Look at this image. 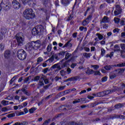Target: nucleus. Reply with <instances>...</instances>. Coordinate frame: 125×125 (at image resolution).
I'll return each mask as SVG.
<instances>
[{"label": "nucleus", "mask_w": 125, "mask_h": 125, "mask_svg": "<svg viewBox=\"0 0 125 125\" xmlns=\"http://www.w3.org/2000/svg\"><path fill=\"white\" fill-rule=\"evenodd\" d=\"M23 16L25 19H27V20H31V19L35 18L36 14L34 12L33 9L31 8H27L23 11Z\"/></svg>", "instance_id": "1"}, {"label": "nucleus", "mask_w": 125, "mask_h": 125, "mask_svg": "<svg viewBox=\"0 0 125 125\" xmlns=\"http://www.w3.org/2000/svg\"><path fill=\"white\" fill-rule=\"evenodd\" d=\"M43 30H44L43 26L40 25L32 29V34L33 36H38V35H40L42 33H43Z\"/></svg>", "instance_id": "2"}, {"label": "nucleus", "mask_w": 125, "mask_h": 125, "mask_svg": "<svg viewBox=\"0 0 125 125\" xmlns=\"http://www.w3.org/2000/svg\"><path fill=\"white\" fill-rule=\"evenodd\" d=\"M17 56L20 60H25L27 58V53L23 49L19 50L17 53Z\"/></svg>", "instance_id": "3"}, {"label": "nucleus", "mask_w": 125, "mask_h": 125, "mask_svg": "<svg viewBox=\"0 0 125 125\" xmlns=\"http://www.w3.org/2000/svg\"><path fill=\"white\" fill-rule=\"evenodd\" d=\"M22 33H18L16 35V40H17L18 46H22L24 44V39L22 37Z\"/></svg>", "instance_id": "4"}, {"label": "nucleus", "mask_w": 125, "mask_h": 125, "mask_svg": "<svg viewBox=\"0 0 125 125\" xmlns=\"http://www.w3.org/2000/svg\"><path fill=\"white\" fill-rule=\"evenodd\" d=\"M41 41L37 40L35 42L32 41L27 43V46L29 47H41Z\"/></svg>", "instance_id": "5"}, {"label": "nucleus", "mask_w": 125, "mask_h": 125, "mask_svg": "<svg viewBox=\"0 0 125 125\" xmlns=\"http://www.w3.org/2000/svg\"><path fill=\"white\" fill-rule=\"evenodd\" d=\"M114 51V52H120V51L122 58H125V47H121V49L120 48H115Z\"/></svg>", "instance_id": "6"}, {"label": "nucleus", "mask_w": 125, "mask_h": 125, "mask_svg": "<svg viewBox=\"0 0 125 125\" xmlns=\"http://www.w3.org/2000/svg\"><path fill=\"white\" fill-rule=\"evenodd\" d=\"M122 10L123 9H122L120 5H116L115 6V10L114 12V16H118V15H120V14L122 13Z\"/></svg>", "instance_id": "7"}, {"label": "nucleus", "mask_w": 125, "mask_h": 125, "mask_svg": "<svg viewBox=\"0 0 125 125\" xmlns=\"http://www.w3.org/2000/svg\"><path fill=\"white\" fill-rule=\"evenodd\" d=\"M12 4L15 9H19L21 7L20 3L17 0H13L12 2Z\"/></svg>", "instance_id": "8"}, {"label": "nucleus", "mask_w": 125, "mask_h": 125, "mask_svg": "<svg viewBox=\"0 0 125 125\" xmlns=\"http://www.w3.org/2000/svg\"><path fill=\"white\" fill-rule=\"evenodd\" d=\"M21 90L27 96H30L31 95V91L27 90L26 85L23 86Z\"/></svg>", "instance_id": "9"}, {"label": "nucleus", "mask_w": 125, "mask_h": 125, "mask_svg": "<svg viewBox=\"0 0 125 125\" xmlns=\"http://www.w3.org/2000/svg\"><path fill=\"white\" fill-rule=\"evenodd\" d=\"M118 87L115 86L113 87V88L111 90H108L104 92V95H108V94H110V93H112V92H115V91H117V89Z\"/></svg>", "instance_id": "10"}, {"label": "nucleus", "mask_w": 125, "mask_h": 125, "mask_svg": "<svg viewBox=\"0 0 125 125\" xmlns=\"http://www.w3.org/2000/svg\"><path fill=\"white\" fill-rule=\"evenodd\" d=\"M4 57L5 59H9L11 57V52L9 50H6L4 53Z\"/></svg>", "instance_id": "11"}, {"label": "nucleus", "mask_w": 125, "mask_h": 125, "mask_svg": "<svg viewBox=\"0 0 125 125\" xmlns=\"http://www.w3.org/2000/svg\"><path fill=\"white\" fill-rule=\"evenodd\" d=\"M114 67H117L116 65H106L104 66V68L106 71H110L113 69Z\"/></svg>", "instance_id": "12"}, {"label": "nucleus", "mask_w": 125, "mask_h": 125, "mask_svg": "<svg viewBox=\"0 0 125 125\" xmlns=\"http://www.w3.org/2000/svg\"><path fill=\"white\" fill-rule=\"evenodd\" d=\"M61 62L62 63L61 66L62 68H65V67H67L69 63V62H68V61H66L65 59H62L61 61Z\"/></svg>", "instance_id": "13"}, {"label": "nucleus", "mask_w": 125, "mask_h": 125, "mask_svg": "<svg viewBox=\"0 0 125 125\" xmlns=\"http://www.w3.org/2000/svg\"><path fill=\"white\" fill-rule=\"evenodd\" d=\"M61 2L64 6H67V5L70 4V0H62Z\"/></svg>", "instance_id": "14"}, {"label": "nucleus", "mask_w": 125, "mask_h": 125, "mask_svg": "<svg viewBox=\"0 0 125 125\" xmlns=\"http://www.w3.org/2000/svg\"><path fill=\"white\" fill-rule=\"evenodd\" d=\"M79 79H80V77L79 76L73 77L68 78V80H69V82H75V81H78V80H79Z\"/></svg>", "instance_id": "15"}, {"label": "nucleus", "mask_w": 125, "mask_h": 125, "mask_svg": "<svg viewBox=\"0 0 125 125\" xmlns=\"http://www.w3.org/2000/svg\"><path fill=\"white\" fill-rule=\"evenodd\" d=\"M108 22H109V18L107 16H104L102 20L101 23H108Z\"/></svg>", "instance_id": "16"}, {"label": "nucleus", "mask_w": 125, "mask_h": 125, "mask_svg": "<svg viewBox=\"0 0 125 125\" xmlns=\"http://www.w3.org/2000/svg\"><path fill=\"white\" fill-rule=\"evenodd\" d=\"M125 71V68H121L120 69H116L113 72H116L117 74H123Z\"/></svg>", "instance_id": "17"}, {"label": "nucleus", "mask_w": 125, "mask_h": 125, "mask_svg": "<svg viewBox=\"0 0 125 125\" xmlns=\"http://www.w3.org/2000/svg\"><path fill=\"white\" fill-rule=\"evenodd\" d=\"M117 75H118V73L117 72L115 73V72H113V74H109V78L110 80H113L115 79L117 77Z\"/></svg>", "instance_id": "18"}, {"label": "nucleus", "mask_w": 125, "mask_h": 125, "mask_svg": "<svg viewBox=\"0 0 125 125\" xmlns=\"http://www.w3.org/2000/svg\"><path fill=\"white\" fill-rule=\"evenodd\" d=\"M44 85V83H43V81L40 80L39 82L38 83V88H41L42 86H43Z\"/></svg>", "instance_id": "19"}, {"label": "nucleus", "mask_w": 125, "mask_h": 125, "mask_svg": "<svg viewBox=\"0 0 125 125\" xmlns=\"http://www.w3.org/2000/svg\"><path fill=\"white\" fill-rule=\"evenodd\" d=\"M124 106H125V104H118L115 105L114 107L116 109H120L121 108H123Z\"/></svg>", "instance_id": "20"}, {"label": "nucleus", "mask_w": 125, "mask_h": 125, "mask_svg": "<svg viewBox=\"0 0 125 125\" xmlns=\"http://www.w3.org/2000/svg\"><path fill=\"white\" fill-rule=\"evenodd\" d=\"M83 98L81 99H76L75 101H73V104H77V103H80V102H82L83 101Z\"/></svg>", "instance_id": "21"}, {"label": "nucleus", "mask_w": 125, "mask_h": 125, "mask_svg": "<svg viewBox=\"0 0 125 125\" xmlns=\"http://www.w3.org/2000/svg\"><path fill=\"white\" fill-rule=\"evenodd\" d=\"M90 22L88 21H87L86 20H84L82 21V25L83 26V27H85V26H87L88 24H89Z\"/></svg>", "instance_id": "22"}, {"label": "nucleus", "mask_w": 125, "mask_h": 125, "mask_svg": "<svg viewBox=\"0 0 125 125\" xmlns=\"http://www.w3.org/2000/svg\"><path fill=\"white\" fill-rule=\"evenodd\" d=\"M71 40L68 41L66 43H65L62 47H66L68 46V47H72V43H70Z\"/></svg>", "instance_id": "23"}, {"label": "nucleus", "mask_w": 125, "mask_h": 125, "mask_svg": "<svg viewBox=\"0 0 125 125\" xmlns=\"http://www.w3.org/2000/svg\"><path fill=\"white\" fill-rule=\"evenodd\" d=\"M91 55V53H84L83 54V56L86 59H89V58H90Z\"/></svg>", "instance_id": "24"}, {"label": "nucleus", "mask_w": 125, "mask_h": 125, "mask_svg": "<svg viewBox=\"0 0 125 125\" xmlns=\"http://www.w3.org/2000/svg\"><path fill=\"white\" fill-rule=\"evenodd\" d=\"M65 53H66V52L64 51H61L60 53H58L59 56H60L61 58H63V57L65 56Z\"/></svg>", "instance_id": "25"}, {"label": "nucleus", "mask_w": 125, "mask_h": 125, "mask_svg": "<svg viewBox=\"0 0 125 125\" xmlns=\"http://www.w3.org/2000/svg\"><path fill=\"white\" fill-rule=\"evenodd\" d=\"M70 58H72V55L69 53H66L65 54V58L63 59L67 60V59H69Z\"/></svg>", "instance_id": "26"}, {"label": "nucleus", "mask_w": 125, "mask_h": 125, "mask_svg": "<svg viewBox=\"0 0 125 125\" xmlns=\"http://www.w3.org/2000/svg\"><path fill=\"white\" fill-rule=\"evenodd\" d=\"M86 74L87 75H91V74H94V70L92 69H88L86 72Z\"/></svg>", "instance_id": "27"}, {"label": "nucleus", "mask_w": 125, "mask_h": 125, "mask_svg": "<svg viewBox=\"0 0 125 125\" xmlns=\"http://www.w3.org/2000/svg\"><path fill=\"white\" fill-rule=\"evenodd\" d=\"M52 56L53 57V58H54V59L55 58L56 60H59V59H60V58L58 57V56H59L58 54H53Z\"/></svg>", "instance_id": "28"}, {"label": "nucleus", "mask_w": 125, "mask_h": 125, "mask_svg": "<svg viewBox=\"0 0 125 125\" xmlns=\"http://www.w3.org/2000/svg\"><path fill=\"white\" fill-rule=\"evenodd\" d=\"M79 30L80 31H81V32H83V30H84V32H86V31H87V28L84 27L83 26H80L79 27Z\"/></svg>", "instance_id": "29"}, {"label": "nucleus", "mask_w": 125, "mask_h": 125, "mask_svg": "<svg viewBox=\"0 0 125 125\" xmlns=\"http://www.w3.org/2000/svg\"><path fill=\"white\" fill-rule=\"evenodd\" d=\"M76 122L75 121H71L69 122H67L65 124V125H76Z\"/></svg>", "instance_id": "30"}, {"label": "nucleus", "mask_w": 125, "mask_h": 125, "mask_svg": "<svg viewBox=\"0 0 125 125\" xmlns=\"http://www.w3.org/2000/svg\"><path fill=\"white\" fill-rule=\"evenodd\" d=\"M8 102H9L7 101L3 100L1 101V103L3 105V106H6L9 104Z\"/></svg>", "instance_id": "31"}, {"label": "nucleus", "mask_w": 125, "mask_h": 125, "mask_svg": "<svg viewBox=\"0 0 125 125\" xmlns=\"http://www.w3.org/2000/svg\"><path fill=\"white\" fill-rule=\"evenodd\" d=\"M96 36H98V38L100 41H101V40H103V35H101L100 33H97L96 34Z\"/></svg>", "instance_id": "32"}, {"label": "nucleus", "mask_w": 125, "mask_h": 125, "mask_svg": "<svg viewBox=\"0 0 125 125\" xmlns=\"http://www.w3.org/2000/svg\"><path fill=\"white\" fill-rule=\"evenodd\" d=\"M98 97L105 96V92H100L98 93Z\"/></svg>", "instance_id": "33"}, {"label": "nucleus", "mask_w": 125, "mask_h": 125, "mask_svg": "<svg viewBox=\"0 0 125 125\" xmlns=\"http://www.w3.org/2000/svg\"><path fill=\"white\" fill-rule=\"evenodd\" d=\"M37 110V107H32L29 109V113L30 114H33L34 113V111H36Z\"/></svg>", "instance_id": "34"}, {"label": "nucleus", "mask_w": 125, "mask_h": 125, "mask_svg": "<svg viewBox=\"0 0 125 125\" xmlns=\"http://www.w3.org/2000/svg\"><path fill=\"white\" fill-rule=\"evenodd\" d=\"M74 18V15H70L67 19V21H70L71 20H73Z\"/></svg>", "instance_id": "35"}, {"label": "nucleus", "mask_w": 125, "mask_h": 125, "mask_svg": "<svg viewBox=\"0 0 125 125\" xmlns=\"http://www.w3.org/2000/svg\"><path fill=\"white\" fill-rule=\"evenodd\" d=\"M121 20L118 18H114V21L116 24H119Z\"/></svg>", "instance_id": "36"}, {"label": "nucleus", "mask_w": 125, "mask_h": 125, "mask_svg": "<svg viewBox=\"0 0 125 125\" xmlns=\"http://www.w3.org/2000/svg\"><path fill=\"white\" fill-rule=\"evenodd\" d=\"M65 87H66V85H64V86H60L58 89V91H61L62 90H64V89L65 88Z\"/></svg>", "instance_id": "37"}, {"label": "nucleus", "mask_w": 125, "mask_h": 125, "mask_svg": "<svg viewBox=\"0 0 125 125\" xmlns=\"http://www.w3.org/2000/svg\"><path fill=\"white\" fill-rule=\"evenodd\" d=\"M54 60V59L53 58V57L52 56L51 58H50L48 60H46L45 62H49L50 63H52V62H53Z\"/></svg>", "instance_id": "38"}, {"label": "nucleus", "mask_w": 125, "mask_h": 125, "mask_svg": "<svg viewBox=\"0 0 125 125\" xmlns=\"http://www.w3.org/2000/svg\"><path fill=\"white\" fill-rule=\"evenodd\" d=\"M91 19H92V15L91 14L89 15L85 20L90 22Z\"/></svg>", "instance_id": "39"}, {"label": "nucleus", "mask_w": 125, "mask_h": 125, "mask_svg": "<svg viewBox=\"0 0 125 125\" xmlns=\"http://www.w3.org/2000/svg\"><path fill=\"white\" fill-rule=\"evenodd\" d=\"M125 62H122L121 63H118L116 65V67H125Z\"/></svg>", "instance_id": "40"}, {"label": "nucleus", "mask_w": 125, "mask_h": 125, "mask_svg": "<svg viewBox=\"0 0 125 125\" xmlns=\"http://www.w3.org/2000/svg\"><path fill=\"white\" fill-rule=\"evenodd\" d=\"M11 7V5H10L9 4L6 5L4 7L5 10H9V9H10Z\"/></svg>", "instance_id": "41"}, {"label": "nucleus", "mask_w": 125, "mask_h": 125, "mask_svg": "<svg viewBox=\"0 0 125 125\" xmlns=\"http://www.w3.org/2000/svg\"><path fill=\"white\" fill-rule=\"evenodd\" d=\"M40 78H41V76H35L34 77V82H38V81L40 80Z\"/></svg>", "instance_id": "42"}, {"label": "nucleus", "mask_w": 125, "mask_h": 125, "mask_svg": "<svg viewBox=\"0 0 125 125\" xmlns=\"http://www.w3.org/2000/svg\"><path fill=\"white\" fill-rule=\"evenodd\" d=\"M91 67L94 68V70H97L99 68V65H92Z\"/></svg>", "instance_id": "43"}, {"label": "nucleus", "mask_w": 125, "mask_h": 125, "mask_svg": "<svg viewBox=\"0 0 125 125\" xmlns=\"http://www.w3.org/2000/svg\"><path fill=\"white\" fill-rule=\"evenodd\" d=\"M60 74L62 77H64L66 75V71L62 70L60 71Z\"/></svg>", "instance_id": "44"}, {"label": "nucleus", "mask_w": 125, "mask_h": 125, "mask_svg": "<svg viewBox=\"0 0 125 125\" xmlns=\"http://www.w3.org/2000/svg\"><path fill=\"white\" fill-rule=\"evenodd\" d=\"M42 61H43V59L41 57L37 59L38 63H40V62H42Z\"/></svg>", "instance_id": "45"}, {"label": "nucleus", "mask_w": 125, "mask_h": 125, "mask_svg": "<svg viewBox=\"0 0 125 125\" xmlns=\"http://www.w3.org/2000/svg\"><path fill=\"white\" fill-rule=\"evenodd\" d=\"M94 74H95V76H100V75H101L99 71H94Z\"/></svg>", "instance_id": "46"}, {"label": "nucleus", "mask_w": 125, "mask_h": 125, "mask_svg": "<svg viewBox=\"0 0 125 125\" xmlns=\"http://www.w3.org/2000/svg\"><path fill=\"white\" fill-rule=\"evenodd\" d=\"M16 79V77L14 76L13 78L10 81V84H12V83Z\"/></svg>", "instance_id": "47"}, {"label": "nucleus", "mask_w": 125, "mask_h": 125, "mask_svg": "<svg viewBox=\"0 0 125 125\" xmlns=\"http://www.w3.org/2000/svg\"><path fill=\"white\" fill-rule=\"evenodd\" d=\"M104 55H105V50H104V49L102 48L101 49V56L103 57Z\"/></svg>", "instance_id": "48"}, {"label": "nucleus", "mask_w": 125, "mask_h": 125, "mask_svg": "<svg viewBox=\"0 0 125 125\" xmlns=\"http://www.w3.org/2000/svg\"><path fill=\"white\" fill-rule=\"evenodd\" d=\"M107 77H104L103 78H102V82L103 83H104L105 82H107Z\"/></svg>", "instance_id": "49"}, {"label": "nucleus", "mask_w": 125, "mask_h": 125, "mask_svg": "<svg viewBox=\"0 0 125 125\" xmlns=\"http://www.w3.org/2000/svg\"><path fill=\"white\" fill-rule=\"evenodd\" d=\"M13 117H15V113H11V114L8 115V118H13Z\"/></svg>", "instance_id": "50"}, {"label": "nucleus", "mask_w": 125, "mask_h": 125, "mask_svg": "<svg viewBox=\"0 0 125 125\" xmlns=\"http://www.w3.org/2000/svg\"><path fill=\"white\" fill-rule=\"evenodd\" d=\"M44 83L45 84H47L48 83H49V80L47 78H46L44 80Z\"/></svg>", "instance_id": "51"}, {"label": "nucleus", "mask_w": 125, "mask_h": 125, "mask_svg": "<svg viewBox=\"0 0 125 125\" xmlns=\"http://www.w3.org/2000/svg\"><path fill=\"white\" fill-rule=\"evenodd\" d=\"M119 32H120V29H119V28H115V29H113V32L114 33H119Z\"/></svg>", "instance_id": "52"}, {"label": "nucleus", "mask_w": 125, "mask_h": 125, "mask_svg": "<svg viewBox=\"0 0 125 125\" xmlns=\"http://www.w3.org/2000/svg\"><path fill=\"white\" fill-rule=\"evenodd\" d=\"M49 123V120H46L44 122V123H43V124H42V125H48V123Z\"/></svg>", "instance_id": "53"}, {"label": "nucleus", "mask_w": 125, "mask_h": 125, "mask_svg": "<svg viewBox=\"0 0 125 125\" xmlns=\"http://www.w3.org/2000/svg\"><path fill=\"white\" fill-rule=\"evenodd\" d=\"M28 124V122L26 121H23L21 122V123H20V125H26Z\"/></svg>", "instance_id": "54"}, {"label": "nucleus", "mask_w": 125, "mask_h": 125, "mask_svg": "<svg viewBox=\"0 0 125 125\" xmlns=\"http://www.w3.org/2000/svg\"><path fill=\"white\" fill-rule=\"evenodd\" d=\"M66 72L68 75H70V73H71V72H72V69L70 68H68L66 70Z\"/></svg>", "instance_id": "55"}, {"label": "nucleus", "mask_w": 125, "mask_h": 125, "mask_svg": "<svg viewBox=\"0 0 125 125\" xmlns=\"http://www.w3.org/2000/svg\"><path fill=\"white\" fill-rule=\"evenodd\" d=\"M51 84H52V83H50L49 84L44 86L43 87H44V88H45V89H47V88H48V87H49V86L51 85Z\"/></svg>", "instance_id": "56"}, {"label": "nucleus", "mask_w": 125, "mask_h": 125, "mask_svg": "<svg viewBox=\"0 0 125 125\" xmlns=\"http://www.w3.org/2000/svg\"><path fill=\"white\" fill-rule=\"evenodd\" d=\"M27 3H28V4L33 5V0H27Z\"/></svg>", "instance_id": "57"}, {"label": "nucleus", "mask_w": 125, "mask_h": 125, "mask_svg": "<svg viewBox=\"0 0 125 125\" xmlns=\"http://www.w3.org/2000/svg\"><path fill=\"white\" fill-rule=\"evenodd\" d=\"M2 112H7L8 109L6 107H3L1 110Z\"/></svg>", "instance_id": "58"}, {"label": "nucleus", "mask_w": 125, "mask_h": 125, "mask_svg": "<svg viewBox=\"0 0 125 125\" xmlns=\"http://www.w3.org/2000/svg\"><path fill=\"white\" fill-rule=\"evenodd\" d=\"M47 72H48V68H46L43 70V73H44V74H46Z\"/></svg>", "instance_id": "59"}, {"label": "nucleus", "mask_w": 125, "mask_h": 125, "mask_svg": "<svg viewBox=\"0 0 125 125\" xmlns=\"http://www.w3.org/2000/svg\"><path fill=\"white\" fill-rule=\"evenodd\" d=\"M71 92V89L64 91L65 94H68V93H70Z\"/></svg>", "instance_id": "60"}, {"label": "nucleus", "mask_w": 125, "mask_h": 125, "mask_svg": "<svg viewBox=\"0 0 125 125\" xmlns=\"http://www.w3.org/2000/svg\"><path fill=\"white\" fill-rule=\"evenodd\" d=\"M120 25L121 26H125V21L124 20H122L120 21Z\"/></svg>", "instance_id": "61"}, {"label": "nucleus", "mask_w": 125, "mask_h": 125, "mask_svg": "<svg viewBox=\"0 0 125 125\" xmlns=\"http://www.w3.org/2000/svg\"><path fill=\"white\" fill-rule=\"evenodd\" d=\"M77 35H78V32H75L72 34V37L73 38H77Z\"/></svg>", "instance_id": "62"}, {"label": "nucleus", "mask_w": 125, "mask_h": 125, "mask_svg": "<svg viewBox=\"0 0 125 125\" xmlns=\"http://www.w3.org/2000/svg\"><path fill=\"white\" fill-rule=\"evenodd\" d=\"M118 117L119 119H125V116L124 115H119Z\"/></svg>", "instance_id": "63"}, {"label": "nucleus", "mask_w": 125, "mask_h": 125, "mask_svg": "<svg viewBox=\"0 0 125 125\" xmlns=\"http://www.w3.org/2000/svg\"><path fill=\"white\" fill-rule=\"evenodd\" d=\"M76 125H83V122H76Z\"/></svg>", "instance_id": "64"}]
</instances>
